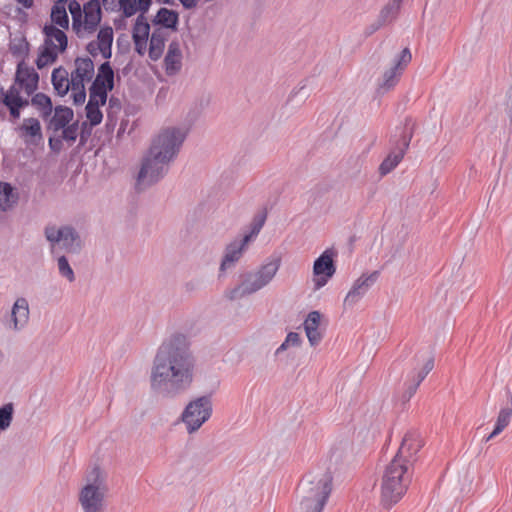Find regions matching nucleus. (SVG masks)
<instances>
[{
    "label": "nucleus",
    "instance_id": "nucleus-25",
    "mask_svg": "<svg viewBox=\"0 0 512 512\" xmlns=\"http://www.w3.org/2000/svg\"><path fill=\"white\" fill-rule=\"evenodd\" d=\"M151 4L152 0H118L119 10L126 18L134 16L137 12L147 13Z\"/></svg>",
    "mask_w": 512,
    "mask_h": 512
},
{
    "label": "nucleus",
    "instance_id": "nucleus-61",
    "mask_svg": "<svg viewBox=\"0 0 512 512\" xmlns=\"http://www.w3.org/2000/svg\"><path fill=\"white\" fill-rule=\"evenodd\" d=\"M157 1L162 4H168V5L174 4V0H157Z\"/></svg>",
    "mask_w": 512,
    "mask_h": 512
},
{
    "label": "nucleus",
    "instance_id": "nucleus-47",
    "mask_svg": "<svg viewBox=\"0 0 512 512\" xmlns=\"http://www.w3.org/2000/svg\"><path fill=\"white\" fill-rule=\"evenodd\" d=\"M20 91L15 86H11L5 93L3 98L4 105H14L13 103L19 104Z\"/></svg>",
    "mask_w": 512,
    "mask_h": 512
},
{
    "label": "nucleus",
    "instance_id": "nucleus-11",
    "mask_svg": "<svg viewBox=\"0 0 512 512\" xmlns=\"http://www.w3.org/2000/svg\"><path fill=\"white\" fill-rule=\"evenodd\" d=\"M412 55L409 48H404L394 59L392 66L387 69L379 81L378 90L382 93L394 88L407 65L411 62Z\"/></svg>",
    "mask_w": 512,
    "mask_h": 512
},
{
    "label": "nucleus",
    "instance_id": "nucleus-1",
    "mask_svg": "<svg viewBox=\"0 0 512 512\" xmlns=\"http://www.w3.org/2000/svg\"><path fill=\"white\" fill-rule=\"evenodd\" d=\"M195 361L184 336L164 341L153 358L151 390L164 398H175L189 389L194 378Z\"/></svg>",
    "mask_w": 512,
    "mask_h": 512
},
{
    "label": "nucleus",
    "instance_id": "nucleus-28",
    "mask_svg": "<svg viewBox=\"0 0 512 512\" xmlns=\"http://www.w3.org/2000/svg\"><path fill=\"white\" fill-rule=\"evenodd\" d=\"M179 15L176 11L167 8H160L152 20L154 25H161L164 28L176 30Z\"/></svg>",
    "mask_w": 512,
    "mask_h": 512
},
{
    "label": "nucleus",
    "instance_id": "nucleus-17",
    "mask_svg": "<svg viewBox=\"0 0 512 512\" xmlns=\"http://www.w3.org/2000/svg\"><path fill=\"white\" fill-rule=\"evenodd\" d=\"M249 243L248 237H243L240 240L233 241L229 245L226 246L225 252L220 264V272L223 273L232 267L240 260L243 255V252L246 249L247 244Z\"/></svg>",
    "mask_w": 512,
    "mask_h": 512
},
{
    "label": "nucleus",
    "instance_id": "nucleus-34",
    "mask_svg": "<svg viewBox=\"0 0 512 512\" xmlns=\"http://www.w3.org/2000/svg\"><path fill=\"white\" fill-rule=\"evenodd\" d=\"M93 82L104 83L109 90L114 88V71L109 62H104L99 66L97 76Z\"/></svg>",
    "mask_w": 512,
    "mask_h": 512
},
{
    "label": "nucleus",
    "instance_id": "nucleus-37",
    "mask_svg": "<svg viewBox=\"0 0 512 512\" xmlns=\"http://www.w3.org/2000/svg\"><path fill=\"white\" fill-rule=\"evenodd\" d=\"M31 104L41 111L43 117H48L52 113L51 99L44 93H36L31 99Z\"/></svg>",
    "mask_w": 512,
    "mask_h": 512
},
{
    "label": "nucleus",
    "instance_id": "nucleus-7",
    "mask_svg": "<svg viewBox=\"0 0 512 512\" xmlns=\"http://www.w3.org/2000/svg\"><path fill=\"white\" fill-rule=\"evenodd\" d=\"M43 34L45 36L44 43L36 59L38 69L54 63L58 54L64 52L68 45L65 32L53 24H46L43 27Z\"/></svg>",
    "mask_w": 512,
    "mask_h": 512
},
{
    "label": "nucleus",
    "instance_id": "nucleus-5",
    "mask_svg": "<svg viewBox=\"0 0 512 512\" xmlns=\"http://www.w3.org/2000/svg\"><path fill=\"white\" fill-rule=\"evenodd\" d=\"M108 491L107 473L104 470L95 466L87 471L78 494L83 512H105Z\"/></svg>",
    "mask_w": 512,
    "mask_h": 512
},
{
    "label": "nucleus",
    "instance_id": "nucleus-19",
    "mask_svg": "<svg viewBox=\"0 0 512 512\" xmlns=\"http://www.w3.org/2000/svg\"><path fill=\"white\" fill-rule=\"evenodd\" d=\"M434 368V358L429 356L425 359L423 366L417 372L413 371L408 375V383H406V389L403 393V401H409L411 397L415 394L420 383L425 379V377L432 371Z\"/></svg>",
    "mask_w": 512,
    "mask_h": 512
},
{
    "label": "nucleus",
    "instance_id": "nucleus-45",
    "mask_svg": "<svg viewBox=\"0 0 512 512\" xmlns=\"http://www.w3.org/2000/svg\"><path fill=\"white\" fill-rule=\"evenodd\" d=\"M71 89L74 104H83L86 99L85 84L71 83Z\"/></svg>",
    "mask_w": 512,
    "mask_h": 512
},
{
    "label": "nucleus",
    "instance_id": "nucleus-2",
    "mask_svg": "<svg viewBox=\"0 0 512 512\" xmlns=\"http://www.w3.org/2000/svg\"><path fill=\"white\" fill-rule=\"evenodd\" d=\"M280 266L281 258L279 256L272 255L268 257L256 269L242 273L239 277V283L225 291V297L230 301H235L257 293L273 281Z\"/></svg>",
    "mask_w": 512,
    "mask_h": 512
},
{
    "label": "nucleus",
    "instance_id": "nucleus-51",
    "mask_svg": "<svg viewBox=\"0 0 512 512\" xmlns=\"http://www.w3.org/2000/svg\"><path fill=\"white\" fill-rule=\"evenodd\" d=\"M62 138H54V137H50L49 140H48V145H49V148L53 151V152H60L62 147H63V144H62Z\"/></svg>",
    "mask_w": 512,
    "mask_h": 512
},
{
    "label": "nucleus",
    "instance_id": "nucleus-9",
    "mask_svg": "<svg viewBox=\"0 0 512 512\" xmlns=\"http://www.w3.org/2000/svg\"><path fill=\"white\" fill-rule=\"evenodd\" d=\"M212 412L211 397L201 396L187 404L181 414V421L185 424L187 432L192 434L210 419Z\"/></svg>",
    "mask_w": 512,
    "mask_h": 512
},
{
    "label": "nucleus",
    "instance_id": "nucleus-40",
    "mask_svg": "<svg viewBox=\"0 0 512 512\" xmlns=\"http://www.w3.org/2000/svg\"><path fill=\"white\" fill-rule=\"evenodd\" d=\"M57 267L59 274L66 278L69 282H73L75 280V274L73 269L71 268L68 259L62 255L57 258Z\"/></svg>",
    "mask_w": 512,
    "mask_h": 512
},
{
    "label": "nucleus",
    "instance_id": "nucleus-60",
    "mask_svg": "<svg viewBox=\"0 0 512 512\" xmlns=\"http://www.w3.org/2000/svg\"><path fill=\"white\" fill-rule=\"evenodd\" d=\"M195 286H196V284H195L194 282H192V281H191V282H188V283L186 284V289H187V290H193V289L195 288Z\"/></svg>",
    "mask_w": 512,
    "mask_h": 512
},
{
    "label": "nucleus",
    "instance_id": "nucleus-52",
    "mask_svg": "<svg viewBox=\"0 0 512 512\" xmlns=\"http://www.w3.org/2000/svg\"><path fill=\"white\" fill-rule=\"evenodd\" d=\"M147 41L148 39H133V42H134V46H135V51L139 54V55H144L146 50H147Z\"/></svg>",
    "mask_w": 512,
    "mask_h": 512
},
{
    "label": "nucleus",
    "instance_id": "nucleus-41",
    "mask_svg": "<svg viewBox=\"0 0 512 512\" xmlns=\"http://www.w3.org/2000/svg\"><path fill=\"white\" fill-rule=\"evenodd\" d=\"M13 404L7 403L0 408V430H6L10 427L13 419Z\"/></svg>",
    "mask_w": 512,
    "mask_h": 512
},
{
    "label": "nucleus",
    "instance_id": "nucleus-43",
    "mask_svg": "<svg viewBox=\"0 0 512 512\" xmlns=\"http://www.w3.org/2000/svg\"><path fill=\"white\" fill-rule=\"evenodd\" d=\"M86 117L89 120L91 126H96L100 124L103 119V114L100 110V106H93L92 104H87Z\"/></svg>",
    "mask_w": 512,
    "mask_h": 512
},
{
    "label": "nucleus",
    "instance_id": "nucleus-6",
    "mask_svg": "<svg viewBox=\"0 0 512 512\" xmlns=\"http://www.w3.org/2000/svg\"><path fill=\"white\" fill-rule=\"evenodd\" d=\"M187 136V130L178 127L163 129L152 141L149 152L173 162Z\"/></svg>",
    "mask_w": 512,
    "mask_h": 512
},
{
    "label": "nucleus",
    "instance_id": "nucleus-39",
    "mask_svg": "<svg viewBox=\"0 0 512 512\" xmlns=\"http://www.w3.org/2000/svg\"><path fill=\"white\" fill-rule=\"evenodd\" d=\"M69 10L72 15V28L77 35H80L82 13L80 4L73 0L69 3Z\"/></svg>",
    "mask_w": 512,
    "mask_h": 512
},
{
    "label": "nucleus",
    "instance_id": "nucleus-3",
    "mask_svg": "<svg viewBox=\"0 0 512 512\" xmlns=\"http://www.w3.org/2000/svg\"><path fill=\"white\" fill-rule=\"evenodd\" d=\"M412 480V470L400 457H393L381 478V504L390 509L406 494Z\"/></svg>",
    "mask_w": 512,
    "mask_h": 512
},
{
    "label": "nucleus",
    "instance_id": "nucleus-30",
    "mask_svg": "<svg viewBox=\"0 0 512 512\" xmlns=\"http://www.w3.org/2000/svg\"><path fill=\"white\" fill-rule=\"evenodd\" d=\"M403 0H390L380 11L378 18L385 25L394 21L399 13Z\"/></svg>",
    "mask_w": 512,
    "mask_h": 512
},
{
    "label": "nucleus",
    "instance_id": "nucleus-21",
    "mask_svg": "<svg viewBox=\"0 0 512 512\" xmlns=\"http://www.w3.org/2000/svg\"><path fill=\"white\" fill-rule=\"evenodd\" d=\"M94 72V63L90 58H77L75 70L71 73V83L85 84V81L93 78Z\"/></svg>",
    "mask_w": 512,
    "mask_h": 512
},
{
    "label": "nucleus",
    "instance_id": "nucleus-50",
    "mask_svg": "<svg viewBox=\"0 0 512 512\" xmlns=\"http://www.w3.org/2000/svg\"><path fill=\"white\" fill-rule=\"evenodd\" d=\"M87 52L92 55L93 57H96L98 53H101L103 55V48L98 44L97 41H91L86 46Z\"/></svg>",
    "mask_w": 512,
    "mask_h": 512
},
{
    "label": "nucleus",
    "instance_id": "nucleus-56",
    "mask_svg": "<svg viewBox=\"0 0 512 512\" xmlns=\"http://www.w3.org/2000/svg\"><path fill=\"white\" fill-rule=\"evenodd\" d=\"M87 104H92L93 106L103 105L102 102H100L99 95H95V92H89V101Z\"/></svg>",
    "mask_w": 512,
    "mask_h": 512
},
{
    "label": "nucleus",
    "instance_id": "nucleus-8",
    "mask_svg": "<svg viewBox=\"0 0 512 512\" xmlns=\"http://www.w3.org/2000/svg\"><path fill=\"white\" fill-rule=\"evenodd\" d=\"M44 235L50 243L52 252L59 248L66 253L78 254L82 248L81 237L71 225H48L45 227Z\"/></svg>",
    "mask_w": 512,
    "mask_h": 512
},
{
    "label": "nucleus",
    "instance_id": "nucleus-57",
    "mask_svg": "<svg viewBox=\"0 0 512 512\" xmlns=\"http://www.w3.org/2000/svg\"><path fill=\"white\" fill-rule=\"evenodd\" d=\"M102 4L106 10L113 11L116 7V0H102Z\"/></svg>",
    "mask_w": 512,
    "mask_h": 512
},
{
    "label": "nucleus",
    "instance_id": "nucleus-36",
    "mask_svg": "<svg viewBox=\"0 0 512 512\" xmlns=\"http://www.w3.org/2000/svg\"><path fill=\"white\" fill-rule=\"evenodd\" d=\"M9 50L13 56L21 58V61H24V58L29 53V43L25 37H15L10 42Z\"/></svg>",
    "mask_w": 512,
    "mask_h": 512
},
{
    "label": "nucleus",
    "instance_id": "nucleus-62",
    "mask_svg": "<svg viewBox=\"0 0 512 512\" xmlns=\"http://www.w3.org/2000/svg\"><path fill=\"white\" fill-rule=\"evenodd\" d=\"M66 2H67V0H57V2L55 4L65 5Z\"/></svg>",
    "mask_w": 512,
    "mask_h": 512
},
{
    "label": "nucleus",
    "instance_id": "nucleus-10",
    "mask_svg": "<svg viewBox=\"0 0 512 512\" xmlns=\"http://www.w3.org/2000/svg\"><path fill=\"white\" fill-rule=\"evenodd\" d=\"M170 162L157 155L147 152L142 160V165L137 177V186L144 189L161 180L169 171Z\"/></svg>",
    "mask_w": 512,
    "mask_h": 512
},
{
    "label": "nucleus",
    "instance_id": "nucleus-35",
    "mask_svg": "<svg viewBox=\"0 0 512 512\" xmlns=\"http://www.w3.org/2000/svg\"><path fill=\"white\" fill-rule=\"evenodd\" d=\"M51 20L52 23L59 26L62 29H68L69 18L66 12L65 5L54 4L51 9Z\"/></svg>",
    "mask_w": 512,
    "mask_h": 512
},
{
    "label": "nucleus",
    "instance_id": "nucleus-16",
    "mask_svg": "<svg viewBox=\"0 0 512 512\" xmlns=\"http://www.w3.org/2000/svg\"><path fill=\"white\" fill-rule=\"evenodd\" d=\"M412 138V134L403 133L401 135V144H398L395 149L388 154L379 166V173L385 176L390 173L403 159Z\"/></svg>",
    "mask_w": 512,
    "mask_h": 512
},
{
    "label": "nucleus",
    "instance_id": "nucleus-27",
    "mask_svg": "<svg viewBox=\"0 0 512 512\" xmlns=\"http://www.w3.org/2000/svg\"><path fill=\"white\" fill-rule=\"evenodd\" d=\"M167 33L163 28H156L151 35L149 44V57L153 61H157L163 54Z\"/></svg>",
    "mask_w": 512,
    "mask_h": 512
},
{
    "label": "nucleus",
    "instance_id": "nucleus-22",
    "mask_svg": "<svg viewBox=\"0 0 512 512\" xmlns=\"http://www.w3.org/2000/svg\"><path fill=\"white\" fill-rule=\"evenodd\" d=\"M19 191L8 182L0 181V211L8 212L18 205Z\"/></svg>",
    "mask_w": 512,
    "mask_h": 512
},
{
    "label": "nucleus",
    "instance_id": "nucleus-38",
    "mask_svg": "<svg viewBox=\"0 0 512 512\" xmlns=\"http://www.w3.org/2000/svg\"><path fill=\"white\" fill-rule=\"evenodd\" d=\"M150 33V25L147 22L144 14H140L135 21L132 31L133 39H148Z\"/></svg>",
    "mask_w": 512,
    "mask_h": 512
},
{
    "label": "nucleus",
    "instance_id": "nucleus-23",
    "mask_svg": "<svg viewBox=\"0 0 512 512\" xmlns=\"http://www.w3.org/2000/svg\"><path fill=\"white\" fill-rule=\"evenodd\" d=\"M320 321L321 313L319 311H312L307 315L303 323L306 336L312 346L318 345L322 339V334L319 331Z\"/></svg>",
    "mask_w": 512,
    "mask_h": 512
},
{
    "label": "nucleus",
    "instance_id": "nucleus-44",
    "mask_svg": "<svg viewBox=\"0 0 512 512\" xmlns=\"http://www.w3.org/2000/svg\"><path fill=\"white\" fill-rule=\"evenodd\" d=\"M301 343L300 335L296 332H290L287 334L284 342L276 349L275 355H279L290 346H299Z\"/></svg>",
    "mask_w": 512,
    "mask_h": 512
},
{
    "label": "nucleus",
    "instance_id": "nucleus-18",
    "mask_svg": "<svg viewBox=\"0 0 512 512\" xmlns=\"http://www.w3.org/2000/svg\"><path fill=\"white\" fill-rule=\"evenodd\" d=\"M15 81L20 84L27 95H32L38 88L39 75L34 68L29 67L24 61L17 65Z\"/></svg>",
    "mask_w": 512,
    "mask_h": 512
},
{
    "label": "nucleus",
    "instance_id": "nucleus-59",
    "mask_svg": "<svg viewBox=\"0 0 512 512\" xmlns=\"http://www.w3.org/2000/svg\"><path fill=\"white\" fill-rule=\"evenodd\" d=\"M19 105H20V109L27 106L29 104V101L27 99H23L22 97H20V101L18 102Z\"/></svg>",
    "mask_w": 512,
    "mask_h": 512
},
{
    "label": "nucleus",
    "instance_id": "nucleus-58",
    "mask_svg": "<svg viewBox=\"0 0 512 512\" xmlns=\"http://www.w3.org/2000/svg\"><path fill=\"white\" fill-rule=\"evenodd\" d=\"M18 3L22 4L23 7L29 9L33 6L34 0H16Z\"/></svg>",
    "mask_w": 512,
    "mask_h": 512
},
{
    "label": "nucleus",
    "instance_id": "nucleus-15",
    "mask_svg": "<svg viewBox=\"0 0 512 512\" xmlns=\"http://www.w3.org/2000/svg\"><path fill=\"white\" fill-rule=\"evenodd\" d=\"M84 20H81L80 38L94 33L101 21V7L98 0H90L83 6Z\"/></svg>",
    "mask_w": 512,
    "mask_h": 512
},
{
    "label": "nucleus",
    "instance_id": "nucleus-12",
    "mask_svg": "<svg viewBox=\"0 0 512 512\" xmlns=\"http://www.w3.org/2000/svg\"><path fill=\"white\" fill-rule=\"evenodd\" d=\"M30 319V308L25 297H18L11 307L9 314L2 319L4 327L13 332H20L25 329Z\"/></svg>",
    "mask_w": 512,
    "mask_h": 512
},
{
    "label": "nucleus",
    "instance_id": "nucleus-20",
    "mask_svg": "<svg viewBox=\"0 0 512 512\" xmlns=\"http://www.w3.org/2000/svg\"><path fill=\"white\" fill-rule=\"evenodd\" d=\"M422 447V441L415 433H408L404 436L401 446L394 457H400L404 463L412 465V457Z\"/></svg>",
    "mask_w": 512,
    "mask_h": 512
},
{
    "label": "nucleus",
    "instance_id": "nucleus-29",
    "mask_svg": "<svg viewBox=\"0 0 512 512\" xmlns=\"http://www.w3.org/2000/svg\"><path fill=\"white\" fill-rule=\"evenodd\" d=\"M51 80L54 90L58 95L65 96L68 93L71 87V79L69 80L68 73L64 68L59 67L54 69Z\"/></svg>",
    "mask_w": 512,
    "mask_h": 512
},
{
    "label": "nucleus",
    "instance_id": "nucleus-26",
    "mask_svg": "<svg viewBox=\"0 0 512 512\" xmlns=\"http://www.w3.org/2000/svg\"><path fill=\"white\" fill-rule=\"evenodd\" d=\"M74 116V112L67 106H56L54 115L50 119L49 129L54 132L60 131L65 126L69 125Z\"/></svg>",
    "mask_w": 512,
    "mask_h": 512
},
{
    "label": "nucleus",
    "instance_id": "nucleus-48",
    "mask_svg": "<svg viewBox=\"0 0 512 512\" xmlns=\"http://www.w3.org/2000/svg\"><path fill=\"white\" fill-rule=\"evenodd\" d=\"M108 91H110V90L108 89L107 85H105L104 83H95V82L92 83V85L89 89V92H95V95H99L100 102H102V104H105L107 101Z\"/></svg>",
    "mask_w": 512,
    "mask_h": 512
},
{
    "label": "nucleus",
    "instance_id": "nucleus-55",
    "mask_svg": "<svg viewBox=\"0 0 512 512\" xmlns=\"http://www.w3.org/2000/svg\"><path fill=\"white\" fill-rule=\"evenodd\" d=\"M200 0H179L185 9H194L197 7Z\"/></svg>",
    "mask_w": 512,
    "mask_h": 512
},
{
    "label": "nucleus",
    "instance_id": "nucleus-53",
    "mask_svg": "<svg viewBox=\"0 0 512 512\" xmlns=\"http://www.w3.org/2000/svg\"><path fill=\"white\" fill-rule=\"evenodd\" d=\"M304 89H305V84H301V85H299V87L295 88L291 92V94L288 98V102L292 101L294 97H296L297 95H300V94H302V101H304L307 98V94L303 93Z\"/></svg>",
    "mask_w": 512,
    "mask_h": 512
},
{
    "label": "nucleus",
    "instance_id": "nucleus-54",
    "mask_svg": "<svg viewBox=\"0 0 512 512\" xmlns=\"http://www.w3.org/2000/svg\"><path fill=\"white\" fill-rule=\"evenodd\" d=\"M14 105H5L9 111H10V115L14 118V119H17L20 117V105L19 104H16V103H13Z\"/></svg>",
    "mask_w": 512,
    "mask_h": 512
},
{
    "label": "nucleus",
    "instance_id": "nucleus-31",
    "mask_svg": "<svg viewBox=\"0 0 512 512\" xmlns=\"http://www.w3.org/2000/svg\"><path fill=\"white\" fill-rule=\"evenodd\" d=\"M97 42L103 48V57L109 59L112 55L113 30L111 27L101 28L97 35Z\"/></svg>",
    "mask_w": 512,
    "mask_h": 512
},
{
    "label": "nucleus",
    "instance_id": "nucleus-24",
    "mask_svg": "<svg viewBox=\"0 0 512 512\" xmlns=\"http://www.w3.org/2000/svg\"><path fill=\"white\" fill-rule=\"evenodd\" d=\"M165 71L167 75L177 74L182 67V52L178 42H171L164 58Z\"/></svg>",
    "mask_w": 512,
    "mask_h": 512
},
{
    "label": "nucleus",
    "instance_id": "nucleus-42",
    "mask_svg": "<svg viewBox=\"0 0 512 512\" xmlns=\"http://www.w3.org/2000/svg\"><path fill=\"white\" fill-rule=\"evenodd\" d=\"M266 218H267L266 212L258 213L253 218V221L251 223V231H250V233L246 234L244 237H248L249 241L253 237H256L259 234V232L261 231L262 227L264 226Z\"/></svg>",
    "mask_w": 512,
    "mask_h": 512
},
{
    "label": "nucleus",
    "instance_id": "nucleus-33",
    "mask_svg": "<svg viewBox=\"0 0 512 512\" xmlns=\"http://www.w3.org/2000/svg\"><path fill=\"white\" fill-rule=\"evenodd\" d=\"M19 130L23 136H29L31 138H42L41 125L36 118H26L23 120Z\"/></svg>",
    "mask_w": 512,
    "mask_h": 512
},
{
    "label": "nucleus",
    "instance_id": "nucleus-49",
    "mask_svg": "<svg viewBox=\"0 0 512 512\" xmlns=\"http://www.w3.org/2000/svg\"><path fill=\"white\" fill-rule=\"evenodd\" d=\"M384 25L385 24L383 22H381L379 18H377L374 22H372L365 28L364 35L366 37L371 36L372 34H374L376 31H378Z\"/></svg>",
    "mask_w": 512,
    "mask_h": 512
},
{
    "label": "nucleus",
    "instance_id": "nucleus-32",
    "mask_svg": "<svg viewBox=\"0 0 512 512\" xmlns=\"http://www.w3.org/2000/svg\"><path fill=\"white\" fill-rule=\"evenodd\" d=\"M511 416L512 407H503L498 414L495 427L491 434L487 436L486 441H489L500 434L509 425Z\"/></svg>",
    "mask_w": 512,
    "mask_h": 512
},
{
    "label": "nucleus",
    "instance_id": "nucleus-13",
    "mask_svg": "<svg viewBox=\"0 0 512 512\" xmlns=\"http://www.w3.org/2000/svg\"><path fill=\"white\" fill-rule=\"evenodd\" d=\"M335 252L332 249L325 250L315 261L313 265V273L315 289H320L335 274L336 267L333 261Z\"/></svg>",
    "mask_w": 512,
    "mask_h": 512
},
{
    "label": "nucleus",
    "instance_id": "nucleus-46",
    "mask_svg": "<svg viewBox=\"0 0 512 512\" xmlns=\"http://www.w3.org/2000/svg\"><path fill=\"white\" fill-rule=\"evenodd\" d=\"M62 130L61 138L67 142H74L78 135V122L65 126Z\"/></svg>",
    "mask_w": 512,
    "mask_h": 512
},
{
    "label": "nucleus",
    "instance_id": "nucleus-4",
    "mask_svg": "<svg viewBox=\"0 0 512 512\" xmlns=\"http://www.w3.org/2000/svg\"><path fill=\"white\" fill-rule=\"evenodd\" d=\"M332 490L329 472L308 474L299 484L301 497L299 512H322Z\"/></svg>",
    "mask_w": 512,
    "mask_h": 512
},
{
    "label": "nucleus",
    "instance_id": "nucleus-14",
    "mask_svg": "<svg viewBox=\"0 0 512 512\" xmlns=\"http://www.w3.org/2000/svg\"><path fill=\"white\" fill-rule=\"evenodd\" d=\"M379 278V272L373 271L370 274H362L352 285L347 293L343 306L344 308H352L355 306L376 283Z\"/></svg>",
    "mask_w": 512,
    "mask_h": 512
}]
</instances>
